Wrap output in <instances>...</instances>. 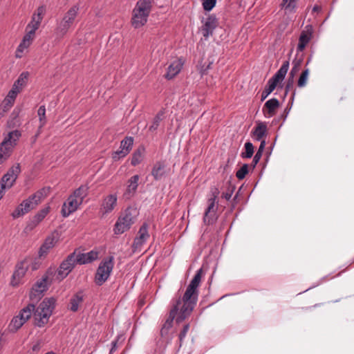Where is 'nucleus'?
Instances as JSON below:
<instances>
[{
    "label": "nucleus",
    "mask_w": 354,
    "mask_h": 354,
    "mask_svg": "<svg viewBox=\"0 0 354 354\" xmlns=\"http://www.w3.org/2000/svg\"><path fill=\"white\" fill-rule=\"evenodd\" d=\"M202 272L201 268L196 272L183 296L178 292L172 299L169 316L160 330L162 336L166 335L172 327L174 319L177 324H180L191 315L198 300V288L201 281Z\"/></svg>",
    "instance_id": "obj_1"
},
{
    "label": "nucleus",
    "mask_w": 354,
    "mask_h": 354,
    "mask_svg": "<svg viewBox=\"0 0 354 354\" xmlns=\"http://www.w3.org/2000/svg\"><path fill=\"white\" fill-rule=\"evenodd\" d=\"M50 188L43 187L35 194L30 195L27 199L24 200L12 213L14 218H19L28 213L36 207L49 194Z\"/></svg>",
    "instance_id": "obj_2"
},
{
    "label": "nucleus",
    "mask_w": 354,
    "mask_h": 354,
    "mask_svg": "<svg viewBox=\"0 0 354 354\" xmlns=\"http://www.w3.org/2000/svg\"><path fill=\"white\" fill-rule=\"evenodd\" d=\"M153 1L151 0H138L133 9L131 19V26L134 28H140L147 22L151 11Z\"/></svg>",
    "instance_id": "obj_3"
},
{
    "label": "nucleus",
    "mask_w": 354,
    "mask_h": 354,
    "mask_svg": "<svg viewBox=\"0 0 354 354\" xmlns=\"http://www.w3.org/2000/svg\"><path fill=\"white\" fill-rule=\"evenodd\" d=\"M55 299L54 298L45 299L35 308L34 312L35 324L38 327H43L48 322L55 308Z\"/></svg>",
    "instance_id": "obj_4"
},
{
    "label": "nucleus",
    "mask_w": 354,
    "mask_h": 354,
    "mask_svg": "<svg viewBox=\"0 0 354 354\" xmlns=\"http://www.w3.org/2000/svg\"><path fill=\"white\" fill-rule=\"evenodd\" d=\"M21 136L19 130L10 131L0 143V164H3L12 154Z\"/></svg>",
    "instance_id": "obj_5"
},
{
    "label": "nucleus",
    "mask_w": 354,
    "mask_h": 354,
    "mask_svg": "<svg viewBox=\"0 0 354 354\" xmlns=\"http://www.w3.org/2000/svg\"><path fill=\"white\" fill-rule=\"evenodd\" d=\"M138 214L136 208L131 207L127 208L118 218L113 230L114 233L121 234L130 229L131 226L135 223Z\"/></svg>",
    "instance_id": "obj_6"
},
{
    "label": "nucleus",
    "mask_w": 354,
    "mask_h": 354,
    "mask_svg": "<svg viewBox=\"0 0 354 354\" xmlns=\"http://www.w3.org/2000/svg\"><path fill=\"white\" fill-rule=\"evenodd\" d=\"M54 273H55V268H48L42 278L35 283L30 293L31 300L37 301L41 299L42 294L47 290L48 286L53 280V275Z\"/></svg>",
    "instance_id": "obj_7"
},
{
    "label": "nucleus",
    "mask_w": 354,
    "mask_h": 354,
    "mask_svg": "<svg viewBox=\"0 0 354 354\" xmlns=\"http://www.w3.org/2000/svg\"><path fill=\"white\" fill-rule=\"evenodd\" d=\"M80 10L78 4L73 6L64 15L56 28V34L63 37L73 25Z\"/></svg>",
    "instance_id": "obj_8"
},
{
    "label": "nucleus",
    "mask_w": 354,
    "mask_h": 354,
    "mask_svg": "<svg viewBox=\"0 0 354 354\" xmlns=\"http://www.w3.org/2000/svg\"><path fill=\"white\" fill-rule=\"evenodd\" d=\"M212 196L207 201V207L205 211L203 222L206 225L213 224L217 219L216 212L218 210L217 198L219 190L217 187L211 189Z\"/></svg>",
    "instance_id": "obj_9"
},
{
    "label": "nucleus",
    "mask_w": 354,
    "mask_h": 354,
    "mask_svg": "<svg viewBox=\"0 0 354 354\" xmlns=\"http://www.w3.org/2000/svg\"><path fill=\"white\" fill-rule=\"evenodd\" d=\"M114 267V257L113 256L104 259L97 269L95 274V283L102 286L109 278Z\"/></svg>",
    "instance_id": "obj_10"
},
{
    "label": "nucleus",
    "mask_w": 354,
    "mask_h": 354,
    "mask_svg": "<svg viewBox=\"0 0 354 354\" xmlns=\"http://www.w3.org/2000/svg\"><path fill=\"white\" fill-rule=\"evenodd\" d=\"M34 310L35 305L32 304L22 308L19 315L12 319L8 326L9 330L11 332H16L31 317Z\"/></svg>",
    "instance_id": "obj_11"
},
{
    "label": "nucleus",
    "mask_w": 354,
    "mask_h": 354,
    "mask_svg": "<svg viewBox=\"0 0 354 354\" xmlns=\"http://www.w3.org/2000/svg\"><path fill=\"white\" fill-rule=\"evenodd\" d=\"M76 263L75 253L73 252L62 262L57 270H55V273L53 275V277H55V279L59 281L64 279L72 271Z\"/></svg>",
    "instance_id": "obj_12"
},
{
    "label": "nucleus",
    "mask_w": 354,
    "mask_h": 354,
    "mask_svg": "<svg viewBox=\"0 0 354 354\" xmlns=\"http://www.w3.org/2000/svg\"><path fill=\"white\" fill-rule=\"evenodd\" d=\"M203 26L201 28L203 37L207 39L213 35L216 28L218 25L217 18L214 15H209L204 21H202Z\"/></svg>",
    "instance_id": "obj_13"
},
{
    "label": "nucleus",
    "mask_w": 354,
    "mask_h": 354,
    "mask_svg": "<svg viewBox=\"0 0 354 354\" xmlns=\"http://www.w3.org/2000/svg\"><path fill=\"white\" fill-rule=\"evenodd\" d=\"M149 238L148 225L143 223L139 229L137 236L134 239L132 245L133 252L140 251L142 245L147 242Z\"/></svg>",
    "instance_id": "obj_14"
},
{
    "label": "nucleus",
    "mask_w": 354,
    "mask_h": 354,
    "mask_svg": "<svg viewBox=\"0 0 354 354\" xmlns=\"http://www.w3.org/2000/svg\"><path fill=\"white\" fill-rule=\"evenodd\" d=\"M58 239L59 238L57 233H53L50 236H47L39 248L38 252L39 257H46L49 251L55 246L58 242Z\"/></svg>",
    "instance_id": "obj_15"
},
{
    "label": "nucleus",
    "mask_w": 354,
    "mask_h": 354,
    "mask_svg": "<svg viewBox=\"0 0 354 354\" xmlns=\"http://www.w3.org/2000/svg\"><path fill=\"white\" fill-rule=\"evenodd\" d=\"M313 35V27L311 25H307L301 32L299 42L297 47V51L302 52L309 41L311 40Z\"/></svg>",
    "instance_id": "obj_16"
},
{
    "label": "nucleus",
    "mask_w": 354,
    "mask_h": 354,
    "mask_svg": "<svg viewBox=\"0 0 354 354\" xmlns=\"http://www.w3.org/2000/svg\"><path fill=\"white\" fill-rule=\"evenodd\" d=\"M81 204V201H78L71 195L62 205V216L64 217L68 216L71 214L75 212Z\"/></svg>",
    "instance_id": "obj_17"
},
{
    "label": "nucleus",
    "mask_w": 354,
    "mask_h": 354,
    "mask_svg": "<svg viewBox=\"0 0 354 354\" xmlns=\"http://www.w3.org/2000/svg\"><path fill=\"white\" fill-rule=\"evenodd\" d=\"M28 259H25L24 261L17 264L15 271L12 275V280L11 281V283L13 286L17 285L19 280L25 275L28 268Z\"/></svg>",
    "instance_id": "obj_18"
},
{
    "label": "nucleus",
    "mask_w": 354,
    "mask_h": 354,
    "mask_svg": "<svg viewBox=\"0 0 354 354\" xmlns=\"http://www.w3.org/2000/svg\"><path fill=\"white\" fill-rule=\"evenodd\" d=\"M118 197L115 194H111L106 196L101 205V212L103 215L111 212L117 205Z\"/></svg>",
    "instance_id": "obj_19"
},
{
    "label": "nucleus",
    "mask_w": 354,
    "mask_h": 354,
    "mask_svg": "<svg viewBox=\"0 0 354 354\" xmlns=\"http://www.w3.org/2000/svg\"><path fill=\"white\" fill-rule=\"evenodd\" d=\"M279 107V100L276 98H272L265 103L262 111L265 117L271 118L276 114V111Z\"/></svg>",
    "instance_id": "obj_20"
},
{
    "label": "nucleus",
    "mask_w": 354,
    "mask_h": 354,
    "mask_svg": "<svg viewBox=\"0 0 354 354\" xmlns=\"http://www.w3.org/2000/svg\"><path fill=\"white\" fill-rule=\"evenodd\" d=\"M183 66V62L181 59H178L172 62L167 68V71L165 77L167 80L173 79L181 71Z\"/></svg>",
    "instance_id": "obj_21"
},
{
    "label": "nucleus",
    "mask_w": 354,
    "mask_h": 354,
    "mask_svg": "<svg viewBox=\"0 0 354 354\" xmlns=\"http://www.w3.org/2000/svg\"><path fill=\"white\" fill-rule=\"evenodd\" d=\"M302 62H303V59L301 57L300 58H295L293 61H292V67L291 68V71L289 73V78H288V83L286 86V88H285V94L287 95L288 93V91L290 88V87L292 86V83H293V78L295 77V75L300 70V68L301 66V64H302Z\"/></svg>",
    "instance_id": "obj_22"
},
{
    "label": "nucleus",
    "mask_w": 354,
    "mask_h": 354,
    "mask_svg": "<svg viewBox=\"0 0 354 354\" xmlns=\"http://www.w3.org/2000/svg\"><path fill=\"white\" fill-rule=\"evenodd\" d=\"M98 258V252L91 250L86 253L75 254V261L79 264H86L91 263Z\"/></svg>",
    "instance_id": "obj_23"
},
{
    "label": "nucleus",
    "mask_w": 354,
    "mask_h": 354,
    "mask_svg": "<svg viewBox=\"0 0 354 354\" xmlns=\"http://www.w3.org/2000/svg\"><path fill=\"white\" fill-rule=\"evenodd\" d=\"M267 133V125L265 122H257V126L252 131V137L257 141L264 140L263 138L266 136Z\"/></svg>",
    "instance_id": "obj_24"
},
{
    "label": "nucleus",
    "mask_w": 354,
    "mask_h": 354,
    "mask_svg": "<svg viewBox=\"0 0 354 354\" xmlns=\"http://www.w3.org/2000/svg\"><path fill=\"white\" fill-rule=\"evenodd\" d=\"M289 68V62L285 61L283 62V64L280 67V68L277 71V72L273 75L272 78H270L269 80L273 83H274L275 85L277 86L278 83L281 82Z\"/></svg>",
    "instance_id": "obj_25"
},
{
    "label": "nucleus",
    "mask_w": 354,
    "mask_h": 354,
    "mask_svg": "<svg viewBox=\"0 0 354 354\" xmlns=\"http://www.w3.org/2000/svg\"><path fill=\"white\" fill-rule=\"evenodd\" d=\"M139 179L140 176L138 175H134L129 179L127 189L124 194L125 197L130 198L136 193L138 186Z\"/></svg>",
    "instance_id": "obj_26"
},
{
    "label": "nucleus",
    "mask_w": 354,
    "mask_h": 354,
    "mask_svg": "<svg viewBox=\"0 0 354 354\" xmlns=\"http://www.w3.org/2000/svg\"><path fill=\"white\" fill-rule=\"evenodd\" d=\"M166 164L164 161L156 162L152 168L151 175L156 180H160L165 174Z\"/></svg>",
    "instance_id": "obj_27"
},
{
    "label": "nucleus",
    "mask_w": 354,
    "mask_h": 354,
    "mask_svg": "<svg viewBox=\"0 0 354 354\" xmlns=\"http://www.w3.org/2000/svg\"><path fill=\"white\" fill-rule=\"evenodd\" d=\"M50 207L49 206H47L39 210L35 215L30 223L28 224V227H29L30 230H32L34 227H35L47 216V214L50 212Z\"/></svg>",
    "instance_id": "obj_28"
},
{
    "label": "nucleus",
    "mask_w": 354,
    "mask_h": 354,
    "mask_svg": "<svg viewBox=\"0 0 354 354\" xmlns=\"http://www.w3.org/2000/svg\"><path fill=\"white\" fill-rule=\"evenodd\" d=\"M84 295L83 292L80 291L74 295L70 300V310L76 312L79 309V306L84 301Z\"/></svg>",
    "instance_id": "obj_29"
},
{
    "label": "nucleus",
    "mask_w": 354,
    "mask_h": 354,
    "mask_svg": "<svg viewBox=\"0 0 354 354\" xmlns=\"http://www.w3.org/2000/svg\"><path fill=\"white\" fill-rule=\"evenodd\" d=\"M15 92L14 91H9L7 96L3 100L1 107L3 110V113H0L2 116L3 113L7 112L14 104L15 99L17 96H15Z\"/></svg>",
    "instance_id": "obj_30"
},
{
    "label": "nucleus",
    "mask_w": 354,
    "mask_h": 354,
    "mask_svg": "<svg viewBox=\"0 0 354 354\" xmlns=\"http://www.w3.org/2000/svg\"><path fill=\"white\" fill-rule=\"evenodd\" d=\"M297 0H282L281 8L286 15L295 13L297 9Z\"/></svg>",
    "instance_id": "obj_31"
},
{
    "label": "nucleus",
    "mask_w": 354,
    "mask_h": 354,
    "mask_svg": "<svg viewBox=\"0 0 354 354\" xmlns=\"http://www.w3.org/2000/svg\"><path fill=\"white\" fill-rule=\"evenodd\" d=\"M37 115L39 117V125L38 128L37 135L40 133L41 129L46 123V108L45 106H40L37 110Z\"/></svg>",
    "instance_id": "obj_32"
},
{
    "label": "nucleus",
    "mask_w": 354,
    "mask_h": 354,
    "mask_svg": "<svg viewBox=\"0 0 354 354\" xmlns=\"http://www.w3.org/2000/svg\"><path fill=\"white\" fill-rule=\"evenodd\" d=\"M88 194V187L86 186H80L78 189L74 191L73 194H71L72 196H73L75 198L77 199L78 201H81V203H82L83 200Z\"/></svg>",
    "instance_id": "obj_33"
},
{
    "label": "nucleus",
    "mask_w": 354,
    "mask_h": 354,
    "mask_svg": "<svg viewBox=\"0 0 354 354\" xmlns=\"http://www.w3.org/2000/svg\"><path fill=\"white\" fill-rule=\"evenodd\" d=\"M19 111L14 109L12 112L10 119L8 120V127L10 128H14L20 125V121L19 119Z\"/></svg>",
    "instance_id": "obj_34"
},
{
    "label": "nucleus",
    "mask_w": 354,
    "mask_h": 354,
    "mask_svg": "<svg viewBox=\"0 0 354 354\" xmlns=\"http://www.w3.org/2000/svg\"><path fill=\"white\" fill-rule=\"evenodd\" d=\"M310 73L309 68L304 69L300 74L297 81V86L299 88L305 87L307 85L308 76Z\"/></svg>",
    "instance_id": "obj_35"
},
{
    "label": "nucleus",
    "mask_w": 354,
    "mask_h": 354,
    "mask_svg": "<svg viewBox=\"0 0 354 354\" xmlns=\"http://www.w3.org/2000/svg\"><path fill=\"white\" fill-rule=\"evenodd\" d=\"M133 145V138L132 137H126L121 141L120 149H122V150L129 153L132 149Z\"/></svg>",
    "instance_id": "obj_36"
},
{
    "label": "nucleus",
    "mask_w": 354,
    "mask_h": 354,
    "mask_svg": "<svg viewBox=\"0 0 354 354\" xmlns=\"http://www.w3.org/2000/svg\"><path fill=\"white\" fill-rule=\"evenodd\" d=\"M277 85L274 84V83L270 82L268 80L267 85L266 86L264 90L262 91L261 93V101H263L274 90Z\"/></svg>",
    "instance_id": "obj_37"
},
{
    "label": "nucleus",
    "mask_w": 354,
    "mask_h": 354,
    "mask_svg": "<svg viewBox=\"0 0 354 354\" xmlns=\"http://www.w3.org/2000/svg\"><path fill=\"white\" fill-rule=\"evenodd\" d=\"M16 180L11 174H9L8 172L6 174L1 178V184L4 185L6 188H10L12 186L13 183Z\"/></svg>",
    "instance_id": "obj_38"
},
{
    "label": "nucleus",
    "mask_w": 354,
    "mask_h": 354,
    "mask_svg": "<svg viewBox=\"0 0 354 354\" xmlns=\"http://www.w3.org/2000/svg\"><path fill=\"white\" fill-rule=\"evenodd\" d=\"M163 114L164 113L162 111H160L157 113V115L153 118L151 125L149 128V131H153L158 129L160 122L163 118Z\"/></svg>",
    "instance_id": "obj_39"
},
{
    "label": "nucleus",
    "mask_w": 354,
    "mask_h": 354,
    "mask_svg": "<svg viewBox=\"0 0 354 354\" xmlns=\"http://www.w3.org/2000/svg\"><path fill=\"white\" fill-rule=\"evenodd\" d=\"M30 43L22 39L21 42L19 44L17 51H16V57L18 58H21L25 50H26L30 46Z\"/></svg>",
    "instance_id": "obj_40"
},
{
    "label": "nucleus",
    "mask_w": 354,
    "mask_h": 354,
    "mask_svg": "<svg viewBox=\"0 0 354 354\" xmlns=\"http://www.w3.org/2000/svg\"><path fill=\"white\" fill-rule=\"evenodd\" d=\"M46 7L44 6H39L35 12L33 14V15H32L33 19L35 18V19L37 21L41 22V21H42V19L44 18V15L46 13Z\"/></svg>",
    "instance_id": "obj_41"
},
{
    "label": "nucleus",
    "mask_w": 354,
    "mask_h": 354,
    "mask_svg": "<svg viewBox=\"0 0 354 354\" xmlns=\"http://www.w3.org/2000/svg\"><path fill=\"white\" fill-rule=\"evenodd\" d=\"M245 152L243 153L241 156L245 158H250L254 153V146L250 142H247L245 144Z\"/></svg>",
    "instance_id": "obj_42"
},
{
    "label": "nucleus",
    "mask_w": 354,
    "mask_h": 354,
    "mask_svg": "<svg viewBox=\"0 0 354 354\" xmlns=\"http://www.w3.org/2000/svg\"><path fill=\"white\" fill-rule=\"evenodd\" d=\"M28 75L29 73L28 72H23L15 82L22 88V87L26 84Z\"/></svg>",
    "instance_id": "obj_43"
},
{
    "label": "nucleus",
    "mask_w": 354,
    "mask_h": 354,
    "mask_svg": "<svg viewBox=\"0 0 354 354\" xmlns=\"http://www.w3.org/2000/svg\"><path fill=\"white\" fill-rule=\"evenodd\" d=\"M216 0H202V6L204 10L209 12L216 6Z\"/></svg>",
    "instance_id": "obj_44"
},
{
    "label": "nucleus",
    "mask_w": 354,
    "mask_h": 354,
    "mask_svg": "<svg viewBox=\"0 0 354 354\" xmlns=\"http://www.w3.org/2000/svg\"><path fill=\"white\" fill-rule=\"evenodd\" d=\"M40 24V21H37L35 18L33 19V17H32V20L26 26V30H29L35 33L36 30L39 28Z\"/></svg>",
    "instance_id": "obj_45"
},
{
    "label": "nucleus",
    "mask_w": 354,
    "mask_h": 354,
    "mask_svg": "<svg viewBox=\"0 0 354 354\" xmlns=\"http://www.w3.org/2000/svg\"><path fill=\"white\" fill-rule=\"evenodd\" d=\"M142 153L140 150H138L133 153V154L132 156L131 164L133 166H136L142 161Z\"/></svg>",
    "instance_id": "obj_46"
},
{
    "label": "nucleus",
    "mask_w": 354,
    "mask_h": 354,
    "mask_svg": "<svg viewBox=\"0 0 354 354\" xmlns=\"http://www.w3.org/2000/svg\"><path fill=\"white\" fill-rule=\"evenodd\" d=\"M248 173V165L244 164L236 173L238 179H243Z\"/></svg>",
    "instance_id": "obj_47"
},
{
    "label": "nucleus",
    "mask_w": 354,
    "mask_h": 354,
    "mask_svg": "<svg viewBox=\"0 0 354 354\" xmlns=\"http://www.w3.org/2000/svg\"><path fill=\"white\" fill-rule=\"evenodd\" d=\"M127 154L128 153L127 151L122 150V149H120L119 150L113 152L112 158L114 161H118L120 158L125 157Z\"/></svg>",
    "instance_id": "obj_48"
},
{
    "label": "nucleus",
    "mask_w": 354,
    "mask_h": 354,
    "mask_svg": "<svg viewBox=\"0 0 354 354\" xmlns=\"http://www.w3.org/2000/svg\"><path fill=\"white\" fill-rule=\"evenodd\" d=\"M234 190V187L229 184L226 191L222 193L221 198H225L227 201H229L232 197Z\"/></svg>",
    "instance_id": "obj_49"
},
{
    "label": "nucleus",
    "mask_w": 354,
    "mask_h": 354,
    "mask_svg": "<svg viewBox=\"0 0 354 354\" xmlns=\"http://www.w3.org/2000/svg\"><path fill=\"white\" fill-rule=\"evenodd\" d=\"M21 172V167L19 163L13 165L8 171L9 174H11L15 178L17 179L18 175Z\"/></svg>",
    "instance_id": "obj_50"
},
{
    "label": "nucleus",
    "mask_w": 354,
    "mask_h": 354,
    "mask_svg": "<svg viewBox=\"0 0 354 354\" xmlns=\"http://www.w3.org/2000/svg\"><path fill=\"white\" fill-rule=\"evenodd\" d=\"M189 329V324H185L184 326H183V330L180 331V334H179V342H180V345L179 346L180 347L182 346V344H183V339H185V337H186L187 334V332Z\"/></svg>",
    "instance_id": "obj_51"
},
{
    "label": "nucleus",
    "mask_w": 354,
    "mask_h": 354,
    "mask_svg": "<svg viewBox=\"0 0 354 354\" xmlns=\"http://www.w3.org/2000/svg\"><path fill=\"white\" fill-rule=\"evenodd\" d=\"M43 346V342L41 339L37 340L36 342H35L32 344V346L31 348V351L34 354H37L39 352L41 347Z\"/></svg>",
    "instance_id": "obj_52"
},
{
    "label": "nucleus",
    "mask_w": 354,
    "mask_h": 354,
    "mask_svg": "<svg viewBox=\"0 0 354 354\" xmlns=\"http://www.w3.org/2000/svg\"><path fill=\"white\" fill-rule=\"evenodd\" d=\"M35 33H34L31 31H29V30H26V33L24 36L23 39L32 44V42L35 38Z\"/></svg>",
    "instance_id": "obj_53"
},
{
    "label": "nucleus",
    "mask_w": 354,
    "mask_h": 354,
    "mask_svg": "<svg viewBox=\"0 0 354 354\" xmlns=\"http://www.w3.org/2000/svg\"><path fill=\"white\" fill-rule=\"evenodd\" d=\"M21 91V88H20L19 86V85L15 82L10 91H14L15 94V96H17L18 93H20Z\"/></svg>",
    "instance_id": "obj_54"
},
{
    "label": "nucleus",
    "mask_w": 354,
    "mask_h": 354,
    "mask_svg": "<svg viewBox=\"0 0 354 354\" xmlns=\"http://www.w3.org/2000/svg\"><path fill=\"white\" fill-rule=\"evenodd\" d=\"M262 155L260 154V152H257L255 156H254V158H253V160H252V163H253V166L255 167V165L259 162V161L260 160L261 158Z\"/></svg>",
    "instance_id": "obj_55"
},
{
    "label": "nucleus",
    "mask_w": 354,
    "mask_h": 354,
    "mask_svg": "<svg viewBox=\"0 0 354 354\" xmlns=\"http://www.w3.org/2000/svg\"><path fill=\"white\" fill-rule=\"evenodd\" d=\"M265 147H266V140H261L260 146L259 147V149L257 152H260V154L262 155L263 152L264 151Z\"/></svg>",
    "instance_id": "obj_56"
},
{
    "label": "nucleus",
    "mask_w": 354,
    "mask_h": 354,
    "mask_svg": "<svg viewBox=\"0 0 354 354\" xmlns=\"http://www.w3.org/2000/svg\"><path fill=\"white\" fill-rule=\"evenodd\" d=\"M117 344H118V341L117 340L112 342V343H111V348L110 350V354H112L114 351H116V349H117Z\"/></svg>",
    "instance_id": "obj_57"
},
{
    "label": "nucleus",
    "mask_w": 354,
    "mask_h": 354,
    "mask_svg": "<svg viewBox=\"0 0 354 354\" xmlns=\"http://www.w3.org/2000/svg\"><path fill=\"white\" fill-rule=\"evenodd\" d=\"M322 10V7L319 5H315L313 8V12H320Z\"/></svg>",
    "instance_id": "obj_58"
},
{
    "label": "nucleus",
    "mask_w": 354,
    "mask_h": 354,
    "mask_svg": "<svg viewBox=\"0 0 354 354\" xmlns=\"http://www.w3.org/2000/svg\"><path fill=\"white\" fill-rule=\"evenodd\" d=\"M6 187L0 183V199L3 197V191Z\"/></svg>",
    "instance_id": "obj_59"
},
{
    "label": "nucleus",
    "mask_w": 354,
    "mask_h": 354,
    "mask_svg": "<svg viewBox=\"0 0 354 354\" xmlns=\"http://www.w3.org/2000/svg\"><path fill=\"white\" fill-rule=\"evenodd\" d=\"M295 95V91H294L293 93H292V96H291L292 100L294 99Z\"/></svg>",
    "instance_id": "obj_60"
},
{
    "label": "nucleus",
    "mask_w": 354,
    "mask_h": 354,
    "mask_svg": "<svg viewBox=\"0 0 354 354\" xmlns=\"http://www.w3.org/2000/svg\"><path fill=\"white\" fill-rule=\"evenodd\" d=\"M310 62V58H308V59L306 62V65H308Z\"/></svg>",
    "instance_id": "obj_61"
},
{
    "label": "nucleus",
    "mask_w": 354,
    "mask_h": 354,
    "mask_svg": "<svg viewBox=\"0 0 354 354\" xmlns=\"http://www.w3.org/2000/svg\"><path fill=\"white\" fill-rule=\"evenodd\" d=\"M35 269H37L36 266L32 267V270H35Z\"/></svg>",
    "instance_id": "obj_62"
}]
</instances>
